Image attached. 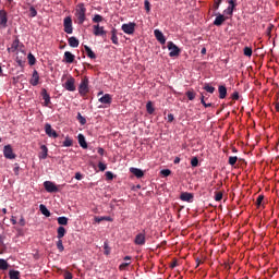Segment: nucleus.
Masks as SVG:
<instances>
[{
    "instance_id": "nucleus-35",
    "label": "nucleus",
    "mask_w": 279,
    "mask_h": 279,
    "mask_svg": "<svg viewBox=\"0 0 279 279\" xmlns=\"http://www.w3.org/2000/svg\"><path fill=\"white\" fill-rule=\"evenodd\" d=\"M69 219L66 217H59L58 218V223L60 226H68Z\"/></svg>"
},
{
    "instance_id": "nucleus-15",
    "label": "nucleus",
    "mask_w": 279,
    "mask_h": 279,
    "mask_svg": "<svg viewBox=\"0 0 279 279\" xmlns=\"http://www.w3.org/2000/svg\"><path fill=\"white\" fill-rule=\"evenodd\" d=\"M226 20L227 17L223 14L218 13V15H216V20H214V25L219 27L226 22Z\"/></svg>"
},
{
    "instance_id": "nucleus-53",
    "label": "nucleus",
    "mask_w": 279,
    "mask_h": 279,
    "mask_svg": "<svg viewBox=\"0 0 279 279\" xmlns=\"http://www.w3.org/2000/svg\"><path fill=\"white\" fill-rule=\"evenodd\" d=\"M223 198V194L221 192L216 193V202H220Z\"/></svg>"
},
{
    "instance_id": "nucleus-46",
    "label": "nucleus",
    "mask_w": 279,
    "mask_h": 279,
    "mask_svg": "<svg viewBox=\"0 0 279 279\" xmlns=\"http://www.w3.org/2000/svg\"><path fill=\"white\" fill-rule=\"evenodd\" d=\"M57 247L60 253H62L64 251L63 242L61 239H59V241L57 242Z\"/></svg>"
},
{
    "instance_id": "nucleus-42",
    "label": "nucleus",
    "mask_w": 279,
    "mask_h": 279,
    "mask_svg": "<svg viewBox=\"0 0 279 279\" xmlns=\"http://www.w3.org/2000/svg\"><path fill=\"white\" fill-rule=\"evenodd\" d=\"M77 121L82 124V125H85L86 123H87V121H86V118H84L83 116H82V113H77Z\"/></svg>"
},
{
    "instance_id": "nucleus-22",
    "label": "nucleus",
    "mask_w": 279,
    "mask_h": 279,
    "mask_svg": "<svg viewBox=\"0 0 279 279\" xmlns=\"http://www.w3.org/2000/svg\"><path fill=\"white\" fill-rule=\"evenodd\" d=\"M99 101L105 105H110L112 102L111 95L105 94L101 98H99Z\"/></svg>"
},
{
    "instance_id": "nucleus-2",
    "label": "nucleus",
    "mask_w": 279,
    "mask_h": 279,
    "mask_svg": "<svg viewBox=\"0 0 279 279\" xmlns=\"http://www.w3.org/2000/svg\"><path fill=\"white\" fill-rule=\"evenodd\" d=\"M78 93L81 96H86L89 93V78L88 76H83L82 82L78 86Z\"/></svg>"
},
{
    "instance_id": "nucleus-37",
    "label": "nucleus",
    "mask_w": 279,
    "mask_h": 279,
    "mask_svg": "<svg viewBox=\"0 0 279 279\" xmlns=\"http://www.w3.org/2000/svg\"><path fill=\"white\" fill-rule=\"evenodd\" d=\"M146 109L149 114H153L155 112L154 105H153L151 100H149V102H147Z\"/></svg>"
},
{
    "instance_id": "nucleus-51",
    "label": "nucleus",
    "mask_w": 279,
    "mask_h": 279,
    "mask_svg": "<svg viewBox=\"0 0 279 279\" xmlns=\"http://www.w3.org/2000/svg\"><path fill=\"white\" fill-rule=\"evenodd\" d=\"M98 168H99V170H100L101 172H104V171H106L107 166H106V163H102V161H99Z\"/></svg>"
},
{
    "instance_id": "nucleus-28",
    "label": "nucleus",
    "mask_w": 279,
    "mask_h": 279,
    "mask_svg": "<svg viewBox=\"0 0 279 279\" xmlns=\"http://www.w3.org/2000/svg\"><path fill=\"white\" fill-rule=\"evenodd\" d=\"M111 40L114 45H117V46L119 45V38H118V35H117V29L116 28H113L111 31Z\"/></svg>"
},
{
    "instance_id": "nucleus-1",
    "label": "nucleus",
    "mask_w": 279,
    "mask_h": 279,
    "mask_svg": "<svg viewBox=\"0 0 279 279\" xmlns=\"http://www.w3.org/2000/svg\"><path fill=\"white\" fill-rule=\"evenodd\" d=\"M86 8L84 3H78L75 9L76 23L83 25L86 21Z\"/></svg>"
},
{
    "instance_id": "nucleus-19",
    "label": "nucleus",
    "mask_w": 279,
    "mask_h": 279,
    "mask_svg": "<svg viewBox=\"0 0 279 279\" xmlns=\"http://www.w3.org/2000/svg\"><path fill=\"white\" fill-rule=\"evenodd\" d=\"M134 242L136 245H144L146 243L145 234L143 233L137 234Z\"/></svg>"
},
{
    "instance_id": "nucleus-9",
    "label": "nucleus",
    "mask_w": 279,
    "mask_h": 279,
    "mask_svg": "<svg viewBox=\"0 0 279 279\" xmlns=\"http://www.w3.org/2000/svg\"><path fill=\"white\" fill-rule=\"evenodd\" d=\"M44 186H45V189L48 193H58L59 192L58 186L54 183L50 182V181H46L44 183Z\"/></svg>"
},
{
    "instance_id": "nucleus-49",
    "label": "nucleus",
    "mask_w": 279,
    "mask_h": 279,
    "mask_svg": "<svg viewBox=\"0 0 279 279\" xmlns=\"http://www.w3.org/2000/svg\"><path fill=\"white\" fill-rule=\"evenodd\" d=\"M104 248H105V254H106V255H109V254H110V252H111V250H110V247H109L108 242H105V244H104Z\"/></svg>"
},
{
    "instance_id": "nucleus-27",
    "label": "nucleus",
    "mask_w": 279,
    "mask_h": 279,
    "mask_svg": "<svg viewBox=\"0 0 279 279\" xmlns=\"http://www.w3.org/2000/svg\"><path fill=\"white\" fill-rule=\"evenodd\" d=\"M84 48L89 59H96V53L92 50L89 46L85 45Z\"/></svg>"
},
{
    "instance_id": "nucleus-40",
    "label": "nucleus",
    "mask_w": 279,
    "mask_h": 279,
    "mask_svg": "<svg viewBox=\"0 0 279 279\" xmlns=\"http://www.w3.org/2000/svg\"><path fill=\"white\" fill-rule=\"evenodd\" d=\"M9 268V264L4 259H0V269L7 270Z\"/></svg>"
},
{
    "instance_id": "nucleus-45",
    "label": "nucleus",
    "mask_w": 279,
    "mask_h": 279,
    "mask_svg": "<svg viewBox=\"0 0 279 279\" xmlns=\"http://www.w3.org/2000/svg\"><path fill=\"white\" fill-rule=\"evenodd\" d=\"M104 21V17H102V15H100V14H96L95 16H94V19H93V22L94 23H101Z\"/></svg>"
},
{
    "instance_id": "nucleus-56",
    "label": "nucleus",
    "mask_w": 279,
    "mask_h": 279,
    "mask_svg": "<svg viewBox=\"0 0 279 279\" xmlns=\"http://www.w3.org/2000/svg\"><path fill=\"white\" fill-rule=\"evenodd\" d=\"M145 10L147 11V13H150V2H149V0H145Z\"/></svg>"
},
{
    "instance_id": "nucleus-18",
    "label": "nucleus",
    "mask_w": 279,
    "mask_h": 279,
    "mask_svg": "<svg viewBox=\"0 0 279 279\" xmlns=\"http://www.w3.org/2000/svg\"><path fill=\"white\" fill-rule=\"evenodd\" d=\"M218 97L220 99H225L227 97V94H228V89L226 87V85H220L218 86Z\"/></svg>"
},
{
    "instance_id": "nucleus-61",
    "label": "nucleus",
    "mask_w": 279,
    "mask_h": 279,
    "mask_svg": "<svg viewBox=\"0 0 279 279\" xmlns=\"http://www.w3.org/2000/svg\"><path fill=\"white\" fill-rule=\"evenodd\" d=\"M106 177L108 180H112L113 179V174L111 172H107Z\"/></svg>"
},
{
    "instance_id": "nucleus-31",
    "label": "nucleus",
    "mask_w": 279,
    "mask_h": 279,
    "mask_svg": "<svg viewBox=\"0 0 279 279\" xmlns=\"http://www.w3.org/2000/svg\"><path fill=\"white\" fill-rule=\"evenodd\" d=\"M39 209H40V211H41V214L44 216H46V217H50L51 216L50 211L47 209V207L45 205H40Z\"/></svg>"
},
{
    "instance_id": "nucleus-24",
    "label": "nucleus",
    "mask_w": 279,
    "mask_h": 279,
    "mask_svg": "<svg viewBox=\"0 0 279 279\" xmlns=\"http://www.w3.org/2000/svg\"><path fill=\"white\" fill-rule=\"evenodd\" d=\"M41 151L39 153V159H47L48 156V148L47 146H45V144L43 146H40Z\"/></svg>"
},
{
    "instance_id": "nucleus-54",
    "label": "nucleus",
    "mask_w": 279,
    "mask_h": 279,
    "mask_svg": "<svg viewBox=\"0 0 279 279\" xmlns=\"http://www.w3.org/2000/svg\"><path fill=\"white\" fill-rule=\"evenodd\" d=\"M231 99L239 100L240 99L239 92H233V94H231Z\"/></svg>"
},
{
    "instance_id": "nucleus-20",
    "label": "nucleus",
    "mask_w": 279,
    "mask_h": 279,
    "mask_svg": "<svg viewBox=\"0 0 279 279\" xmlns=\"http://www.w3.org/2000/svg\"><path fill=\"white\" fill-rule=\"evenodd\" d=\"M75 60V56L71 51L64 52V61L69 64L73 63Z\"/></svg>"
},
{
    "instance_id": "nucleus-4",
    "label": "nucleus",
    "mask_w": 279,
    "mask_h": 279,
    "mask_svg": "<svg viewBox=\"0 0 279 279\" xmlns=\"http://www.w3.org/2000/svg\"><path fill=\"white\" fill-rule=\"evenodd\" d=\"M168 49L170 51L169 56L171 58L178 57L180 54V48L171 40L168 41Z\"/></svg>"
},
{
    "instance_id": "nucleus-63",
    "label": "nucleus",
    "mask_w": 279,
    "mask_h": 279,
    "mask_svg": "<svg viewBox=\"0 0 279 279\" xmlns=\"http://www.w3.org/2000/svg\"><path fill=\"white\" fill-rule=\"evenodd\" d=\"M98 154L100 156H104L105 155V148H98Z\"/></svg>"
},
{
    "instance_id": "nucleus-8",
    "label": "nucleus",
    "mask_w": 279,
    "mask_h": 279,
    "mask_svg": "<svg viewBox=\"0 0 279 279\" xmlns=\"http://www.w3.org/2000/svg\"><path fill=\"white\" fill-rule=\"evenodd\" d=\"M0 27L7 28L8 27V12L5 10H0Z\"/></svg>"
},
{
    "instance_id": "nucleus-36",
    "label": "nucleus",
    "mask_w": 279,
    "mask_h": 279,
    "mask_svg": "<svg viewBox=\"0 0 279 279\" xmlns=\"http://www.w3.org/2000/svg\"><path fill=\"white\" fill-rule=\"evenodd\" d=\"M95 221L100 223L101 221H112L111 217H95Z\"/></svg>"
},
{
    "instance_id": "nucleus-57",
    "label": "nucleus",
    "mask_w": 279,
    "mask_h": 279,
    "mask_svg": "<svg viewBox=\"0 0 279 279\" xmlns=\"http://www.w3.org/2000/svg\"><path fill=\"white\" fill-rule=\"evenodd\" d=\"M13 172H14L15 175H19V174H20V166H19V163H15V167H14V169H13Z\"/></svg>"
},
{
    "instance_id": "nucleus-60",
    "label": "nucleus",
    "mask_w": 279,
    "mask_h": 279,
    "mask_svg": "<svg viewBox=\"0 0 279 279\" xmlns=\"http://www.w3.org/2000/svg\"><path fill=\"white\" fill-rule=\"evenodd\" d=\"M168 121H169L170 123L174 121V116H173V113H169V116H168Z\"/></svg>"
},
{
    "instance_id": "nucleus-30",
    "label": "nucleus",
    "mask_w": 279,
    "mask_h": 279,
    "mask_svg": "<svg viewBox=\"0 0 279 279\" xmlns=\"http://www.w3.org/2000/svg\"><path fill=\"white\" fill-rule=\"evenodd\" d=\"M9 277H10V279H20L21 274L17 270H10L9 271Z\"/></svg>"
},
{
    "instance_id": "nucleus-21",
    "label": "nucleus",
    "mask_w": 279,
    "mask_h": 279,
    "mask_svg": "<svg viewBox=\"0 0 279 279\" xmlns=\"http://www.w3.org/2000/svg\"><path fill=\"white\" fill-rule=\"evenodd\" d=\"M180 198L183 202L192 203L193 198H194V195L191 194V193H181V197Z\"/></svg>"
},
{
    "instance_id": "nucleus-34",
    "label": "nucleus",
    "mask_w": 279,
    "mask_h": 279,
    "mask_svg": "<svg viewBox=\"0 0 279 279\" xmlns=\"http://www.w3.org/2000/svg\"><path fill=\"white\" fill-rule=\"evenodd\" d=\"M66 231L63 227L58 228V239L61 240L65 235Z\"/></svg>"
},
{
    "instance_id": "nucleus-7",
    "label": "nucleus",
    "mask_w": 279,
    "mask_h": 279,
    "mask_svg": "<svg viewBox=\"0 0 279 279\" xmlns=\"http://www.w3.org/2000/svg\"><path fill=\"white\" fill-rule=\"evenodd\" d=\"M227 3H229V7H227V9H225L223 13H225L226 15L232 16L234 10H235L236 7H238V3H236V2H233L232 0H228Z\"/></svg>"
},
{
    "instance_id": "nucleus-23",
    "label": "nucleus",
    "mask_w": 279,
    "mask_h": 279,
    "mask_svg": "<svg viewBox=\"0 0 279 279\" xmlns=\"http://www.w3.org/2000/svg\"><path fill=\"white\" fill-rule=\"evenodd\" d=\"M78 144L81 145L82 148L87 149L88 148V144L85 140V135H82V133H80L78 135Z\"/></svg>"
},
{
    "instance_id": "nucleus-59",
    "label": "nucleus",
    "mask_w": 279,
    "mask_h": 279,
    "mask_svg": "<svg viewBox=\"0 0 279 279\" xmlns=\"http://www.w3.org/2000/svg\"><path fill=\"white\" fill-rule=\"evenodd\" d=\"M130 265L131 263H123L122 265H120V270H124Z\"/></svg>"
},
{
    "instance_id": "nucleus-33",
    "label": "nucleus",
    "mask_w": 279,
    "mask_h": 279,
    "mask_svg": "<svg viewBox=\"0 0 279 279\" xmlns=\"http://www.w3.org/2000/svg\"><path fill=\"white\" fill-rule=\"evenodd\" d=\"M27 59H28L29 65L33 66V65L36 64V58H35V56L32 52L28 53Z\"/></svg>"
},
{
    "instance_id": "nucleus-13",
    "label": "nucleus",
    "mask_w": 279,
    "mask_h": 279,
    "mask_svg": "<svg viewBox=\"0 0 279 279\" xmlns=\"http://www.w3.org/2000/svg\"><path fill=\"white\" fill-rule=\"evenodd\" d=\"M45 132L49 137H58V133L54 131V129H52L51 124H46Z\"/></svg>"
},
{
    "instance_id": "nucleus-43",
    "label": "nucleus",
    "mask_w": 279,
    "mask_h": 279,
    "mask_svg": "<svg viewBox=\"0 0 279 279\" xmlns=\"http://www.w3.org/2000/svg\"><path fill=\"white\" fill-rule=\"evenodd\" d=\"M253 49L251 47H244V56L252 57Z\"/></svg>"
},
{
    "instance_id": "nucleus-44",
    "label": "nucleus",
    "mask_w": 279,
    "mask_h": 279,
    "mask_svg": "<svg viewBox=\"0 0 279 279\" xmlns=\"http://www.w3.org/2000/svg\"><path fill=\"white\" fill-rule=\"evenodd\" d=\"M190 163L192 165V167L196 168L199 165V160L197 157H192V161H190Z\"/></svg>"
},
{
    "instance_id": "nucleus-64",
    "label": "nucleus",
    "mask_w": 279,
    "mask_h": 279,
    "mask_svg": "<svg viewBox=\"0 0 279 279\" xmlns=\"http://www.w3.org/2000/svg\"><path fill=\"white\" fill-rule=\"evenodd\" d=\"M20 225L22 226V227H24L25 226V220H24V218L22 217L21 218V220H20Z\"/></svg>"
},
{
    "instance_id": "nucleus-11",
    "label": "nucleus",
    "mask_w": 279,
    "mask_h": 279,
    "mask_svg": "<svg viewBox=\"0 0 279 279\" xmlns=\"http://www.w3.org/2000/svg\"><path fill=\"white\" fill-rule=\"evenodd\" d=\"M94 35L97 37H105L107 35V31H105L104 26H100L99 24L94 25Z\"/></svg>"
},
{
    "instance_id": "nucleus-32",
    "label": "nucleus",
    "mask_w": 279,
    "mask_h": 279,
    "mask_svg": "<svg viewBox=\"0 0 279 279\" xmlns=\"http://www.w3.org/2000/svg\"><path fill=\"white\" fill-rule=\"evenodd\" d=\"M185 96H187V99H190L191 101H193L196 97V93L192 89V90H187L185 92Z\"/></svg>"
},
{
    "instance_id": "nucleus-38",
    "label": "nucleus",
    "mask_w": 279,
    "mask_h": 279,
    "mask_svg": "<svg viewBox=\"0 0 279 279\" xmlns=\"http://www.w3.org/2000/svg\"><path fill=\"white\" fill-rule=\"evenodd\" d=\"M22 56L23 57H21V58L19 56L16 57V62L19 63L20 66H22L25 62V52L24 51H22Z\"/></svg>"
},
{
    "instance_id": "nucleus-48",
    "label": "nucleus",
    "mask_w": 279,
    "mask_h": 279,
    "mask_svg": "<svg viewBox=\"0 0 279 279\" xmlns=\"http://www.w3.org/2000/svg\"><path fill=\"white\" fill-rule=\"evenodd\" d=\"M238 161V157H229V165L235 166Z\"/></svg>"
},
{
    "instance_id": "nucleus-47",
    "label": "nucleus",
    "mask_w": 279,
    "mask_h": 279,
    "mask_svg": "<svg viewBox=\"0 0 279 279\" xmlns=\"http://www.w3.org/2000/svg\"><path fill=\"white\" fill-rule=\"evenodd\" d=\"M264 201V195H258L256 198V206H260Z\"/></svg>"
},
{
    "instance_id": "nucleus-16",
    "label": "nucleus",
    "mask_w": 279,
    "mask_h": 279,
    "mask_svg": "<svg viewBox=\"0 0 279 279\" xmlns=\"http://www.w3.org/2000/svg\"><path fill=\"white\" fill-rule=\"evenodd\" d=\"M41 97H43V99L45 100V106H46V107H49V105L51 104V101H50V95H49V93L47 92L46 88H43V89H41Z\"/></svg>"
},
{
    "instance_id": "nucleus-6",
    "label": "nucleus",
    "mask_w": 279,
    "mask_h": 279,
    "mask_svg": "<svg viewBox=\"0 0 279 279\" xmlns=\"http://www.w3.org/2000/svg\"><path fill=\"white\" fill-rule=\"evenodd\" d=\"M122 31L128 34V35H133L135 32V23L130 22V23H124L122 25Z\"/></svg>"
},
{
    "instance_id": "nucleus-3",
    "label": "nucleus",
    "mask_w": 279,
    "mask_h": 279,
    "mask_svg": "<svg viewBox=\"0 0 279 279\" xmlns=\"http://www.w3.org/2000/svg\"><path fill=\"white\" fill-rule=\"evenodd\" d=\"M3 155L9 160H13L16 158V155H15V153H13V148H12L11 144H8L7 146H4Z\"/></svg>"
},
{
    "instance_id": "nucleus-17",
    "label": "nucleus",
    "mask_w": 279,
    "mask_h": 279,
    "mask_svg": "<svg viewBox=\"0 0 279 279\" xmlns=\"http://www.w3.org/2000/svg\"><path fill=\"white\" fill-rule=\"evenodd\" d=\"M32 86H37L39 84V73L37 70H34L33 76L29 80Z\"/></svg>"
},
{
    "instance_id": "nucleus-58",
    "label": "nucleus",
    "mask_w": 279,
    "mask_h": 279,
    "mask_svg": "<svg viewBox=\"0 0 279 279\" xmlns=\"http://www.w3.org/2000/svg\"><path fill=\"white\" fill-rule=\"evenodd\" d=\"M64 279H73V275L70 271L64 272Z\"/></svg>"
},
{
    "instance_id": "nucleus-26",
    "label": "nucleus",
    "mask_w": 279,
    "mask_h": 279,
    "mask_svg": "<svg viewBox=\"0 0 279 279\" xmlns=\"http://www.w3.org/2000/svg\"><path fill=\"white\" fill-rule=\"evenodd\" d=\"M130 171L138 179L144 177V172L141 169L131 168Z\"/></svg>"
},
{
    "instance_id": "nucleus-41",
    "label": "nucleus",
    "mask_w": 279,
    "mask_h": 279,
    "mask_svg": "<svg viewBox=\"0 0 279 279\" xmlns=\"http://www.w3.org/2000/svg\"><path fill=\"white\" fill-rule=\"evenodd\" d=\"M64 147H71L73 146V140L71 137H65V141L63 142Z\"/></svg>"
},
{
    "instance_id": "nucleus-14",
    "label": "nucleus",
    "mask_w": 279,
    "mask_h": 279,
    "mask_svg": "<svg viewBox=\"0 0 279 279\" xmlns=\"http://www.w3.org/2000/svg\"><path fill=\"white\" fill-rule=\"evenodd\" d=\"M155 37L156 39L161 44V45H165L167 39L163 35V33L160 31V29H155Z\"/></svg>"
},
{
    "instance_id": "nucleus-12",
    "label": "nucleus",
    "mask_w": 279,
    "mask_h": 279,
    "mask_svg": "<svg viewBox=\"0 0 279 279\" xmlns=\"http://www.w3.org/2000/svg\"><path fill=\"white\" fill-rule=\"evenodd\" d=\"M20 46H21L20 39H19V37H16L13 40V43L11 44V47H8V52L9 53L10 52H12V53L16 52L19 50Z\"/></svg>"
},
{
    "instance_id": "nucleus-10",
    "label": "nucleus",
    "mask_w": 279,
    "mask_h": 279,
    "mask_svg": "<svg viewBox=\"0 0 279 279\" xmlns=\"http://www.w3.org/2000/svg\"><path fill=\"white\" fill-rule=\"evenodd\" d=\"M64 32L69 35H71L73 33V27H72V17L71 16H66L64 19Z\"/></svg>"
},
{
    "instance_id": "nucleus-50",
    "label": "nucleus",
    "mask_w": 279,
    "mask_h": 279,
    "mask_svg": "<svg viewBox=\"0 0 279 279\" xmlns=\"http://www.w3.org/2000/svg\"><path fill=\"white\" fill-rule=\"evenodd\" d=\"M29 15H31V17H35L37 15V10L34 7H31Z\"/></svg>"
},
{
    "instance_id": "nucleus-29",
    "label": "nucleus",
    "mask_w": 279,
    "mask_h": 279,
    "mask_svg": "<svg viewBox=\"0 0 279 279\" xmlns=\"http://www.w3.org/2000/svg\"><path fill=\"white\" fill-rule=\"evenodd\" d=\"M203 89L209 94H214L216 88L215 86H211L209 83H205V86H203Z\"/></svg>"
},
{
    "instance_id": "nucleus-25",
    "label": "nucleus",
    "mask_w": 279,
    "mask_h": 279,
    "mask_svg": "<svg viewBox=\"0 0 279 279\" xmlns=\"http://www.w3.org/2000/svg\"><path fill=\"white\" fill-rule=\"evenodd\" d=\"M69 45L72 48H77L80 46V40L75 36H72L69 38Z\"/></svg>"
},
{
    "instance_id": "nucleus-39",
    "label": "nucleus",
    "mask_w": 279,
    "mask_h": 279,
    "mask_svg": "<svg viewBox=\"0 0 279 279\" xmlns=\"http://www.w3.org/2000/svg\"><path fill=\"white\" fill-rule=\"evenodd\" d=\"M201 104H202L203 107H205V108H210V107H213L211 102H206L204 95L201 96Z\"/></svg>"
},
{
    "instance_id": "nucleus-55",
    "label": "nucleus",
    "mask_w": 279,
    "mask_h": 279,
    "mask_svg": "<svg viewBox=\"0 0 279 279\" xmlns=\"http://www.w3.org/2000/svg\"><path fill=\"white\" fill-rule=\"evenodd\" d=\"M160 173H161L165 178L171 175V171H170L169 169L162 170Z\"/></svg>"
},
{
    "instance_id": "nucleus-5",
    "label": "nucleus",
    "mask_w": 279,
    "mask_h": 279,
    "mask_svg": "<svg viewBox=\"0 0 279 279\" xmlns=\"http://www.w3.org/2000/svg\"><path fill=\"white\" fill-rule=\"evenodd\" d=\"M63 87L69 92H75V78L73 76H70L68 81L64 83Z\"/></svg>"
},
{
    "instance_id": "nucleus-62",
    "label": "nucleus",
    "mask_w": 279,
    "mask_h": 279,
    "mask_svg": "<svg viewBox=\"0 0 279 279\" xmlns=\"http://www.w3.org/2000/svg\"><path fill=\"white\" fill-rule=\"evenodd\" d=\"M75 179L78 180V181H81V180L83 179V175H82L80 172H77V173L75 174Z\"/></svg>"
},
{
    "instance_id": "nucleus-52",
    "label": "nucleus",
    "mask_w": 279,
    "mask_h": 279,
    "mask_svg": "<svg viewBox=\"0 0 279 279\" xmlns=\"http://www.w3.org/2000/svg\"><path fill=\"white\" fill-rule=\"evenodd\" d=\"M222 3V0H216V2H214V10H219L220 4Z\"/></svg>"
}]
</instances>
